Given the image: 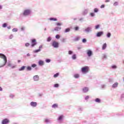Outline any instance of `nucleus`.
<instances>
[{"label":"nucleus","instance_id":"f257e3e1","mask_svg":"<svg viewBox=\"0 0 124 124\" xmlns=\"http://www.w3.org/2000/svg\"><path fill=\"white\" fill-rule=\"evenodd\" d=\"M7 62V58L6 56L3 54L0 53V67H2L6 64Z\"/></svg>","mask_w":124,"mask_h":124},{"label":"nucleus","instance_id":"f03ea898","mask_svg":"<svg viewBox=\"0 0 124 124\" xmlns=\"http://www.w3.org/2000/svg\"><path fill=\"white\" fill-rule=\"evenodd\" d=\"M89 68L88 66L83 67L81 68V72H82V73H88V72H89Z\"/></svg>","mask_w":124,"mask_h":124},{"label":"nucleus","instance_id":"7ed1b4c3","mask_svg":"<svg viewBox=\"0 0 124 124\" xmlns=\"http://www.w3.org/2000/svg\"><path fill=\"white\" fill-rule=\"evenodd\" d=\"M31 14V10H25L23 13L24 16H28Z\"/></svg>","mask_w":124,"mask_h":124},{"label":"nucleus","instance_id":"20e7f679","mask_svg":"<svg viewBox=\"0 0 124 124\" xmlns=\"http://www.w3.org/2000/svg\"><path fill=\"white\" fill-rule=\"evenodd\" d=\"M52 45L54 46V48H58L59 47V43L56 41H53L52 42Z\"/></svg>","mask_w":124,"mask_h":124},{"label":"nucleus","instance_id":"39448f33","mask_svg":"<svg viewBox=\"0 0 124 124\" xmlns=\"http://www.w3.org/2000/svg\"><path fill=\"white\" fill-rule=\"evenodd\" d=\"M37 43H36V40H35V39H32L31 40V47H34V46H35V45H36Z\"/></svg>","mask_w":124,"mask_h":124},{"label":"nucleus","instance_id":"423d86ee","mask_svg":"<svg viewBox=\"0 0 124 124\" xmlns=\"http://www.w3.org/2000/svg\"><path fill=\"white\" fill-rule=\"evenodd\" d=\"M9 122L8 119H4L2 121V124H7Z\"/></svg>","mask_w":124,"mask_h":124},{"label":"nucleus","instance_id":"0eeeda50","mask_svg":"<svg viewBox=\"0 0 124 124\" xmlns=\"http://www.w3.org/2000/svg\"><path fill=\"white\" fill-rule=\"evenodd\" d=\"M103 31H99V32H98L96 34V36L97 37H100V36H101V35H103Z\"/></svg>","mask_w":124,"mask_h":124},{"label":"nucleus","instance_id":"6e6552de","mask_svg":"<svg viewBox=\"0 0 124 124\" xmlns=\"http://www.w3.org/2000/svg\"><path fill=\"white\" fill-rule=\"evenodd\" d=\"M30 105H31V106H32V107H36L37 105V103L34 102H31L30 103Z\"/></svg>","mask_w":124,"mask_h":124},{"label":"nucleus","instance_id":"1a4fd4ad","mask_svg":"<svg viewBox=\"0 0 124 124\" xmlns=\"http://www.w3.org/2000/svg\"><path fill=\"white\" fill-rule=\"evenodd\" d=\"M87 55L89 57H91V56L93 55V52H92V51H91L90 50H88Z\"/></svg>","mask_w":124,"mask_h":124},{"label":"nucleus","instance_id":"9d476101","mask_svg":"<svg viewBox=\"0 0 124 124\" xmlns=\"http://www.w3.org/2000/svg\"><path fill=\"white\" fill-rule=\"evenodd\" d=\"M33 79H34V81H38V80H39V77L37 75L33 77Z\"/></svg>","mask_w":124,"mask_h":124},{"label":"nucleus","instance_id":"9b49d317","mask_svg":"<svg viewBox=\"0 0 124 124\" xmlns=\"http://www.w3.org/2000/svg\"><path fill=\"white\" fill-rule=\"evenodd\" d=\"M89 91V88H88L87 87H84L83 89V93H87V92Z\"/></svg>","mask_w":124,"mask_h":124},{"label":"nucleus","instance_id":"f8f14e48","mask_svg":"<svg viewBox=\"0 0 124 124\" xmlns=\"http://www.w3.org/2000/svg\"><path fill=\"white\" fill-rule=\"evenodd\" d=\"M26 68V66H22L19 69V71H23V70H25Z\"/></svg>","mask_w":124,"mask_h":124},{"label":"nucleus","instance_id":"ddd939ff","mask_svg":"<svg viewBox=\"0 0 124 124\" xmlns=\"http://www.w3.org/2000/svg\"><path fill=\"white\" fill-rule=\"evenodd\" d=\"M106 47H107L106 43L104 44L102 46V50H105V49H106Z\"/></svg>","mask_w":124,"mask_h":124},{"label":"nucleus","instance_id":"4468645a","mask_svg":"<svg viewBox=\"0 0 124 124\" xmlns=\"http://www.w3.org/2000/svg\"><path fill=\"white\" fill-rule=\"evenodd\" d=\"M62 28L61 27H56L54 29V31H59L61 30Z\"/></svg>","mask_w":124,"mask_h":124},{"label":"nucleus","instance_id":"2eb2a0df","mask_svg":"<svg viewBox=\"0 0 124 124\" xmlns=\"http://www.w3.org/2000/svg\"><path fill=\"white\" fill-rule=\"evenodd\" d=\"M118 85H119L118 83L117 82L115 83L114 84H113L112 88H117V87L118 86Z\"/></svg>","mask_w":124,"mask_h":124},{"label":"nucleus","instance_id":"dca6fc26","mask_svg":"<svg viewBox=\"0 0 124 124\" xmlns=\"http://www.w3.org/2000/svg\"><path fill=\"white\" fill-rule=\"evenodd\" d=\"M58 104H54L52 106V108H58Z\"/></svg>","mask_w":124,"mask_h":124},{"label":"nucleus","instance_id":"f3484780","mask_svg":"<svg viewBox=\"0 0 124 124\" xmlns=\"http://www.w3.org/2000/svg\"><path fill=\"white\" fill-rule=\"evenodd\" d=\"M50 21H58V19L56 18L51 17L49 19Z\"/></svg>","mask_w":124,"mask_h":124},{"label":"nucleus","instance_id":"a211bd4d","mask_svg":"<svg viewBox=\"0 0 124 124\" xmlns=\"http://www.w3.org/2000/svg\"><path fill=\"white\" fill-rule=\"evenodd\" d=\"M39 65H43V64H44V62L43 61H40L39 62Z\"/></svg>","mask_w":124,"mask_h":124},{"label":"nucleus","instance_id":"6ab92c4d","mask_svg":"<svg viewBox=\"0 0 124 124\" xmlns=\"http://www.w3.org/2000/svg\"><path fill=\"white\" fill-rule=\"evenodd\" d=\"M59 75H60V73H57L55 75H54L53 76V77H54V78H57V77H58V76H59Z\"/></svg>","mask_w":124,"mask_h":124},{"label":"nucleus","instance_id":"aec40b11","mask_svg":"<svg viewBox=\"0 0 124 124\" xmlns=\"http://www.w3.org/2000/svg\"><path fill=\"white\" fill-rule=\"evenodd\" d=\"M12 31H13L14 32H17V31H18V29H17V28H14L12 30Z\"/></svg>","mask_w":124,"mask_h":124},{"label":"nucleus","instance_id":"412c9836","mask_svg":"<svg viewBox=\"0 0 124 124\" xmlns=\"http://www.w3.org/2000/svg\"><path fill=\"white\" fill-rule=\"evenodd\" d=\"M69 31H70V28H67L65 30V32H69Z\"/></svg>","mask_w":124,"mask_h":124},{"label":"nucleus","instance_id":"4be33fe9","mask_svg":"<svg viewBox=\"0 0 124 124\" xmlns=\"http://www.w3.org/2000/svg\"><path fill=\"white\" fill-rule=\"evenodd\" d=\"M95 101L96 102H98V103H100V100L99 98H96V99H95Z\"/></svg>","mask_w":124,"mask_h":124},{"label":"nucleus","instance_id":"5701e85b","mask_svg":"<svg viewBox=\"0 0 124 124\" xmlns=\"http://www.w3.org/2000/svg\"><path fill=\"white\" fill-rule=\"evenodd\" d=\"M62 118H63V115H61V116H59V117L58 118L59 121H61V120H62Z\"/></svg>","mask_w":124,"mask_h":124},{"label":"nucleus","instance_id":"b1692460","mask_svg":"<svg viewBox=\"0 0 124 124\" xmlns=\"http://www.w3.org/2000/svg\"><path fill=\"white\" fill-rule=\"evenodd\" d=\"M56 38H57V39H60L61 36H60V35L59 34H57L55 36Z\"/></svg>","mask_w":124,"mask_h":124},{"label":"nucleus","instance_id":"393cba45","mask_svg":"<svg viewBox=\"0 0 124 124\" xmlns=\"http://www.w3.org/2000/svg\"><path fill=\"white\" fill-rule=\"evenodd\" d=\"M100 27V25H97L95 27V30H97V29H99Z\"/></svg>","mask_w":124,"mask_h":124},{"label":"nucleus","instance_id":"a878e982","mask_svg":"<svg viewBox=\"0 0 124 124\" xmlns=\"http://www.w3.org/2000/svg\"><path fill=\"white\" fill-rule=\"evenodd\" d=\"M27 70H28V71H31V66H28L27 67Z\"/></svg>","mask_w":124,"mask_h":124},{"label":"nucleus","instance_id":"bb28decb","mask_svg":"<svg viewBox=\"0 0 124 124\" xmlns=\"http://www.w3.org/2000/svg\"><path fill=\"white\" fill-rule=\"evenodd\" d=\"M50 40H52V38H51V37H48L47 38V41H48V42H50Z\"/></svg>","mask_w":124,"mask_h":124},{"label":"nucleus","instance_id":"cd10ccee","mask_svg":"<svg viewBox=\"0 0 124 124\" xmlns=\"http://www.w3.org/2000/svg\"><path fill=\"white\" fill-rule=\"evenodd\" d=\"M72 59H73V60H76V55H75V54L73 55V56H72Z\"/></svg>","mask_w":124,"mask_h":124},{"label":"nucleus","instance_id":"c85d7f7f","mask_svg":"<svg viewBox=\"0 0 124 124\" xmlns=\"http://www.w3.org/2000/svg\"><path fill=\"white\" fill-rule=\"evenodd\" d=\"M37 66V65H36V64H32L31 65V67H33V68L36 67Z\"/></svg>","mask_w":124,"mask_h":124},{"label":"nucleus","instance_id":"c756f323","mask_svg":"<svg viewBox=\"0 0 124 124\" xmlns=\"http://www.w3.org/2000/svg\"><path fill=\"white\" fill-rule=\"evenodd\" d=\"M111 67L113 69H115V68H117V66H116V65H113L111 66Z\"/></svg>","mask_w":124,"mask_h":124},{"label":"nucleus","instance_id":"7c9ffc66","mask_svg":"<svg viewBox=\"0 0 124 124\" xmlns=\"http://www.w3.org/2000/svg\"><path fill=\"white\" fill-rule=\"evenodd\" d=\"M94 12H95V13H96V12H98V9L97 8L94 9Z\"/></svg>","mask_w":124,"mask_h":124},{"label":"nucleus","instance_id":"2f4dec72","mask_svg":"<svg viewBox=\"0 0 124 124\" xmlns=\"http://www.w3.org/2000/svg\"><path fill=\"white\" fill-rule=\"evenodd\" d=\"M90 16H91V17H94V13H90Z\"/></svg>","mask_w":124,"mask_h":124},{"label":"nucleus","instance_id":"473e14b6","mask_svg":"<svg viewBox=\"0 0 124 124\" xmlns=\"http://www.w3.org/2000/svg\"><path fill=\"white\" fill-rule=\"evenodd\" d=\"M7 26V24L6 23H4L2 26L3 28H6Z\"/></svg>","mask_w":124,"mask_h":124},{"label":"nucleus","instance_id":"72a5a7b5","mask_svg":"<svg viewBox=\"0 0 124 124\" xmlns=\"http://www.w3.org/2000/svg\"><path fill=\"white\" fill-rule=\"evenodd\" d=\"M41 51V49H37L34 51V53H38V52H40Z\"/></svg>","mask_w":124,"mask_h":124},{"label":"nucleus","instance_id":"f704fd0d","mask_svg":"<svg viewBox=\"0 0 124 124\" xmlns=\"http://www.w3.org/2000/svg\"><path fill=\"white\" fill-rule=\"evenodd\" d=\"M75 78H78L79 77V74H76L74 75Z\"/></svg>","mask_w":124,"mask_h":124},{"label":"nucleus","instance_id":"c9c22d12","mask_svg":"<svg viewBox=\"0 0 124 124\" xmlns=\"http://www.w3.org/2000/svg\"><path fill=\"white\" fill-rule=\"evenodd\" d=\"M68 54H69V55H72V54H73V52H72V51L69 50L68 51Z\"/></svg>","mask_w":124,"mask_h":124},{"label":"nucleus","instance_id":"e433bc0d","mask_svg":"<svg viewBox=\"0 0 124 124\" xmlns=\"http://www.w3.org/2000/svg\"><path fill=\"white\" fill-rule=\"evenodd\" d=\"M118 2H115L113 4V5L114 6H117V5H118Z\"/></svg>","mask_w":124,"mask_h":124},{"label":"nucleus","instance_id":"4c0bfd02","mask_svg":"<svg viewBox=\"0 0 124 124\" xmlns=\"http://www.w3.org/2000/svg\"><path fill=\"white\" fill-rule=\"evenodd\" d=\"M58 87H59V84L56 83V84H55L54 85V87H55V88H58Z\"/></svg>","mask_w":124,"mask_h":124},{"label":"nucleus","instance_id":"58836bf2","mask_svg":"<svg viewBox=\"0 0 124 124\" xmlns=\"http://www.w3.org/2000/svg\"><path fill=\"white\" fill-rule=\"evenodd\" d=\"M46 62H51V60L46 59Z\"/></svg>","mask_w":124,"mask_h":124},{"label":"nucleus","instance_id":"ea45409f","mask_svg":"<svg viewBox=\"0 0 124 124\" xmlns=\"http://www.w3.org/2000/svg\"><path fill=\"white\" fill-rule=\"evenodd\" d=\"M56 25H57V26H62V24L61 23H57Z\"/></svg>","mask_w":124,"mask_h":124},{"label":"nucleus","instance_id":"a19ab883","mask_svg":"<svg viewBox=\"0 0 124 124\" xmlns=\"http://www.w3.org/2000/svg\"><path fill=\"white\" fill-rule=\"evenodd\" d=\"M82 42H83V43H85V42H87V40H86V39H83L82 40Z\"/></svg>","mask_w":124,"mask_h":124},{"label":"nucleus","instance_id":"79ce46f5","mask_svg":"<svg viewBox=\"0 0 124 124\" xmlns=\"http://www.w3.org/2000/svg\"><path fill=\"white\" fill-rule=\"evenodd\" d=\"M25 46H26V47H29V46H30V43H26V44H25Z\"/></svg>","mask_w":124,"mask_h":124},{"label":"nucleus","instance_id":"37998d69","mask_svg":"<svg viewBox=\"0 0 124 124\" xmlns=\"http://www.w3.org/2000/svg\"><path fill=\"white\" fill-rule=\"evenodd\" d=\"M111 36V33H108L107 34V37H110Z\"/></svg>","mask_w":124,"mask_h":124},{"label":"nucleus","instance_id":"c03bdc74","mask_svg":"<svg viewBox=\"0 0 124 124\" xmlns=\"http://www.w3.org/2000/svg\"><path fill=\"white\" fill-rule=\"evenodd\" d=\"M103 58L104 59H106V58H107V56H106V55L104 54V55H103Z\"/></svg>","mask_w":124,"mask_h":124},{"label":"nucleus","instance_id":"a18cd8bd","mask_svg":"<svg viewBox=\"0 0 124 124\" xmlns=\"http://www.w3.org/2000/svg\"><path fill=\"white\" fill-rule=\"evenodd\" d=\"M45 123H49V120H48L47 119H46L45 120Z\"/></svg>","mask_w":124,"mask_h":124},{"label":"nucleus","instance_id":"49530a36","mask_svg":"<svg viewBox=\"0 0 124 124\" xmlns=\"http://www.w3.org/2000/svg\"><path fill=\"white\" fill-rule=\"evenodd\" d=\"M75 31H78L79 30V27H76L75 28Z\"/></svg>","mask_w":124,"mask_h":124},{"label":"nucleus","instance_id":"de8ad7c7","mask_svg":"<svg viewBox=\"0 0 124 124\" xmlns=\"http://www.w3.org/2000/svg\"><path fill=\"white\" fill-rule=\"evenodd\" d=\"M62 42H63V43L65 42V38L62 39Z\"/></svg>","mask_w":124,"mask_h":124},{"label":"nucleus","instance_id":"09e8293b","mask_svg":"<svg viewBox=\"0 0 124 124\" xmlns=\"http://www.w3.org/2000/svg\"><path fill=\"white\" fill-rule=\"evenodd\" d=\"M10 97H11V98H13L14 97V95L13 94L10 95Z\"/></svg>","mask_w":124,"mask_h":124},{"label":"nucleus","instance_id":"8fccbe9b","mask_svg":"<svg viewBox=\"0 0 124 124\" xmlns=\"http://www.w3.org/2000/svg\"><path fill=\"white\" fill-rule=\"evenodd\" d=\"M11 68H15L16 67V65L11 66Z\"/></svg>","mask_w":124,"mask_h":124},{"label":"nucleus","instance_id":"3c124183","mask_svg":"<svg viewBox=\"0 0 124 124\" xmlns=\"http://www.w3.org/2000/svg\"><path fill=\"white\" fill-rule=\"evenodd\" d=\"M89 97H90L89 96H87L86 97H85L86 100H88V99H89Z\"/></svg>","mask_w":124,"mask_h":124},{"label":"nucleus","instance_id":"603ef678","mask_svg":"<svg viewBox=\"0 0 124 124\" xmlns=\"http://www.w3.org/2000/svg\"><path fill=\"white\" fill-rule=\"evenodd\" d=\"M104 7H105V5H102L101 6V8H104Z\"/></svg>","mask_w":124,"mask_h":124},{"label":"nucleus","instance_id":"864d4df0","mask_svg":"<svg viewBox=\"0 0 124 124\" xmlns=\"http://www.w3.org/2000/svg\"><path fill=\"white\" fill-rule=\"evenodd\" d=\"M8 66H10V67H11V66H12L11 63H8Z\"/></svg>","mask_w":124,"mask_h":124},{"label":"nucleus","instance_id":"5fc2aeb1","mask_svg":"<svg viewBox=\"0 0 124 124\" xmlns=\"http://www.w3.org/2000/svg\"><path fill=\"white\" fill-rule=\"evenodd\" d=\"M24 30H25V27H21V31H24Z\"/></svg>","mask_w":124,"mask_h":124},{"label":"nucleus","instance_id":"6e6d98bb","mask_svg":"<svg viewBox=\"0 0 124 124\" xmlns=\"http://www.w3.org/2000/svg\"><path fill=\"white\" fill-rule=\"evenodd\" d=\"M110 2V0H105V2Z\"/></svg>","mask_w":124,"mask_h":124},{"label":"nucleus","instance_id":"4d7b16f0","mask_svg":"<svg viewBox=\"0 0 124 124\" xmlns=\"http://www.w3.org/2000/svg\"><path fill=\"white\" fill-rule=\"evenodd\" d=\"M78 39H79V38H78V37H77V38H75L76 41H78Z\"/></svg>","mask_w":124,"mask_h":124},{"label":"nucleus","instance_id":"13d9d810","mask_svg":"<svg viewBox=\"0 0 124 124\" xmlns=\"http://www.w3.org/2000/svg\"><path fill=\"white\" fill-rule=\"evenodd\" d=\"M42 48V46H40L39 47V49L40 50Z\"/></svg>","mask_w":124,"mask_h":124},{"label":"nucleus","instance_id":"bf43d9fd","mask_svg":"<svg viewBox=\"0 0 124 124\" xmlns=\"http://www.w3.org/2000/svg\"><path fill=\"white\" fill-rule=\"evenodd\" d=\"M89 30H90V29L87 28V29H86V31H89Z\"/></svg>","mask_w":124,"mask_h":124},{"label":"nucleus","instance_id":"052dcab7","mask_svg":"<svg viewBox=\"0 0 124 124\" xmlns=\"http://www.w3.org/2000/svg\"><path fill=\"white\" fill-rule=\"evenodd\" d=\"M0 91H2V88H1V87H0Z\"/></svg>","mask_w":124,"mask_h":124},{"label":"nucleus","instance_id":"680f3d73","mask_svg":"<svg viewBox=\"0 0 124 124\" xmlns=\"http://www.w3.org/2000/svg\"><path fill=\"white\" fill-rule=\"evenodd\" d=\"M18 62H21V60H18Z\"/></svg>","mask_w":124,"mask_h":124},{"label":"nucleus","instance_id":"e2e57ef3","mask_svg":"<svg viewBox=\"0 0 124 124\" xmlns=\"http://www.w3.org/2000/svg\"><path fill=\"white\" fill-rule=\"evenodd\" d=\"M1 8H2V7L0 5V9H1Z\"/></svg>","mask_w":124,"mask_h":124},{"label":"nucleus","instance_id":"0e129e2a","mask_svg":"<svg viewBox=\"0 0 124 124\" xmlns=\"http://www.w3.org/2000/svg\"><path fill=\"white\" fill-rule=\"evenodd\" d=\"M8 29H10V28L9 27Z\"/></svg>","mask_w":124,"mask_h":124}]
</instances>
